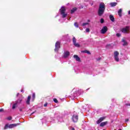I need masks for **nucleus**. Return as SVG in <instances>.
<instances>
[{"instance_id":"1","label":"nucleus","mask_w":130,"mask_h":130,"mask_svg":"<svg viewBox=\"0 0 130 130\" xmlns=\"http://www.w3.org/2000/svg\"><path fill=\"white\" fill-rule=\"evenodd\" d=\"M105 12V4L104 3L100 4V6L98 10V15L100 17H101Z\"/></svg>"},{"instance_id":"2","label":"nucleus","mask_w":130,"mask_h":130,"mask_svg":"<svg viewBox=\"0 0 130 130\" xmlns=\"http://www.w3.org/2000/svg\"><path fill=\"white\" fill-rule=\"evenodd\" d=\"M60 14L63 19L67 18L68 16V13H66V8L64 6H62L61 8L59 9Z\"/></svg>"},{"instance_id":"3","label":"nucleus","mask_w":130,"mask_h":130,"mask_svg":"<svg viewBox=\"0 0 130 130\" xmlns=\"http://www.w3.org/2000/svg\"><path fill=\"white\" fill-rule=\"evenodd\" d=\"M118 55H119V53L117 51H115L114 52V58L115 61H117V62L119 61V57H118Z\"/></svg>"},{"instance_id":"4","label":"nucleus","mask_w":130,"mask_h":130,"mask_svg":"<svg viewBox=\"0 0 130 130\" xmlns=\"http://www.w3.org/2000/svg\"><path fill=\"white\" fill-rule=\"evenodd\" d=\"M72 120L73 122H77L79 120V116L78 114H73L72 117Z\"/></svg>"},{"instance_id":"5","label":"nucleus","mask_w":130,"mask_h":130,"mask_svg":"<svg viewBox=\"0 0 130 130\" xmlns=\"http://www.w3.org/2000/svg\"><path fill=\"white\" fill-rule=\"evenodd\" d=\"M130 27L128 26H127L121 29V31L122 33L126 34L129 32Z\"/></svg>"},{"instance_id":"6","label":"nucleus","mask_w":130,"mask_h":130,"mask_svg":"<svg viewBox=\"0 0 130 130\" xmlns=\"http://www.w3.org/2000/svg\"><path fill=\"white\" fill-rule=\"evenodd\" d=\"M55 52H57V51H58V50H59V48H60V43L59 42H57L55 43Z\"/></svg>"},{"instance_id":"7","label":"nucleus","mask_w":130,"mask_h":130,"mask_svg":"<svg viewBox=\"0 0 130 130\" xmlns=\"http://www.w3.org/2000/svg\"><path fill=\"white\" fill-rule=\"evenodd\" d=\"M73 42L74 45L76 47H80V44L77 43L76 38L73 37Z\"/></svg>"},{"instance_id":"8","label":"nucleus","mask_w":130,"mask_h":130,"mask_svg":"<svg viewBox=\"0 0 130 130\" xmlns=\"http://www.w3.org/2000/svg\"><path fill=\"white\" fill-rule=\"evenodd\" d=\"M107 32V26H104L101 30L102 34H105Z\"/></svg>"},{"instance_id":"9","label":"nucleus","mask_w":130,"mask_h":130,"mask_svg":"<svg viewBox=\"0 0 130 130\" xmlns=\"http://www.w3.org/2000/svg\"><path fill=\"white\" fill-rule=\"evenodd\" d=\"M70 54V52H69V51H66L63 53V57H64V58H67V57H69Z\"/></svg>"},{"instance_id":"10","label":"nucleus","mask_w":130,"mask_h":130,"mask_svg":"<svg viewBox=\"0 0 130 130\" xmlns=\"http://www.w3.org/2000/svg\"><path fill=\"white\" fill-rule=\"evenodd\" d=\"M105 118H106V117H102L100 118L99 119L96 121L97 124H99L100 123L102 122V121H103Z\"/></svg>"},{"instance_id":"11","label":"nucleus","mask_w":130,"mask_h":130,"mask_svg":"<svg viewBox=\"0 0 130 130\" xmlns=\"http://www.w3.org/2000/svg\"><path fill=\"white\" fill-rule=\"evenodd\" d=\"M74 58H75L77 61H81V59L80 58L78 55H74Z\"/></svg>"},{"instance_id":"12","label":"nucleus","mask_w":130,"mask_h":130,"mask_svg":"<svg viewBox=\"0 0 130 130\" xmlns=\"http://www.w3.org/2000/svg\"><path fill=\"white\" fill-rule=\"evenodd\" d=\"M19 124H11L9 125V128H13L15 126H17Z\"/></svg>"},{"instance_id":"13","label":"nucleus","mask_w":130,"mask_h":130,"mask_svg":"<svg viewBox=\"0 0 130 130\" xmlns=\"http://www.w3.org/2000/svg\"><path fill=\"white\" fill-rule=\"evenodd\" d=\"M107 123H108V122L107 121H105V122H103L102 123H101L100 124V126H105V125H106V124H107Z\"/></svg>"},{"instance_id":"14","label":"nucleus","mask_w":130,"mask_h":130,"mask_svg":"<svg viewBox=\"0 0 130 130\" xmlns=\"http://www.w3.org/2000/svg\"><path fill=\"white\" fill-rule=\"evenodd\" d=\"M109 18H110V20H111V21H112V22H114L115 21V20L114 19V17L113 16V15H110Z\"/></svg>"},{"instance_id":"15","label":"nucleus","mask_w":130,"mask_h":130,"mask_svg":"<svg viewBox=\"0 0 130 130\" xmlns=\"http://www.w3.org/2000/svg\"><path fill=\"white\" fill-rule=\"evenodd\" d=\"M77 93H78V91H76L74 93L73 95H72V99H74V98H76V97H77V96H78V94Z\"/></svg>"},{"instance_id":"16","label":"nucleus","mask_w":130,"mask_h":130,"mask_svg":"<svg viewBox=\"0 0 130 130\" xmlns=\"http://www.w3.org/2000/svg\"><path fill=\"white\" fill-rule=\"evenodd\" d=\"M31 99V96L28 95L27 97V100L26 101V104L29 105L30 104V100Z\"/></svg>"},{"instance_id":"17","label":"nucleus","mask_w":130,"mask_h":130,"mask_svg":"<svg viewBox=\"0 0 130 130\" xmlns=\"http://www.w3.org/2000/svg\"><path fill=\"white\" fill-rule=\"evenodd\" d=\"M122 10L121 9H120L118 10V15H119L120 17H121V16H122Z\"/></svg>"},{"instance_id":"18","label":"nucleus","mask_w":130,"mask_h":130,"mask_svg":"<svg viewBox=\"0 0 130 130\" xmlns=\"http://www.w3.org/2000/svg\"><path fill=\"white\" fill-rule=\"evenodd\" d=\"M77 8H74L71 10V14H74L76 11H77Z\"/></svg>"},{"instance_id":"19","label":"nucleus","mask_w":130,"mask_h":130,"mask_svg":"<svg viewBox=\"0 0 130 130\" xmlns=\"http://www.w3.org/2000/svg\"><path fill=\"white\" fill-rule=\"evenodd\" d=\"M111 7H115L116 6V5H117V3L114 2V3H111L110 4Z\"/></svg>"},{"instance_id":"20","label":"nucleus","mask_w":130,"mask_h":130,"mask_svg":"<svg viewBox=\"0 0 130 130\" xmlns=\"http://www.w3.org/2000/svg\"><path fill=\"white\" fill-rule=\"evenodd\" d=\"M122 42L123 43V46H125V45H127V42H126V41H125V40L123 39Z\"/></svg>"},{"instance_id":"21","label":"nucleus","mask_w":130,"mask_h":130,"mask_svg":"<svg viewBox=\"0 0 130 130\" xmlns=\"http://www.w3.org/2000/svg\"><path fill=\"white\" fill-rule=\"evenodd\" d=\"M17 105H18L17 103H16V102H15V103H14V104L13 105V106H12V109H15V108H16L17 107Z\"/></svg>"},{"instance_id":"22","label":"nucleus","mask_w":130,"mask_h":130,"mask_svg":"<svg viewBox=\"0 0 130 130\" xmlns=\"http://www.w3.org/2000/svg\"><path fill=\"white\" fill-rule=\"evenodd\" d=\"M15 102L17 103V104H19V103H21V102H22V99H19Z\"/></svg>"},{"instance_id":"23","label":"nucleus","mask_w":130,"mask_h":130,"mask_svg":"<svg viewBox=\"0 0 130 130\" xmlns=\"http://www.w3.org/2000/svg\"><path fill=\"white\" fill-rule=\"evenodd\" d=\"M86 25H89V23L88 22L83 23H82V27H85Z\"/></svg>"},{"instance_id":"24","label":"nucleus","mask_w":130,"mask_h":130,"mask_svg":"<svg viewBox=\"0 0 130 130\" xmlns=\"http://www.w3.org/2000/svg\"><path fill=\"white\" fill-rule=\"evenodd\" d=\"M83 52H85V53H87V54H91V52L88 50H85L83 51Z\"/></svg>"},{"instance_id":"25","label":"nucleus","mask_w":130,"mask_h":130,"mask_svg":"<svg viewBox=\"0 0 130 130\" xmlns=\"http://www.w3.org/2000/svg\"><path fill=\"white\" fill-rule=\"evenodd\" d=\"M74 26L76 27V28H79V25L78 24V23L75 22L74 23Z\"/></svg>"},{"instance_id":"26","label":"nucleus","mask_w":130,"mask_h":130,"mask_svg":"<svg viewBox=\"0 0 130 130\" xmlns=\"http://www.w3.org/2000/svg\"><path fill=\"white\" fill-rule=\"evenodd\" d=\"M9 127V125L8 124H6L4 127V129H7V128Z\"/></svg>"},{"instance_id":"27","label":"nucleus","mask_w":130,"mask_h":130,"mask_svg":"<svg viewBox=\"0 0 130 130\" xmlns=\"http://www.w3.org/2000/svg\"><path fill=\"white\" fill-rule=\"evenodd\" d=\"M100 22H101V24H103V23H104V19L101 18Z\"/></svg>"},{"instance_id":"28","label":"nucleus","mask_w":130,"mask_h":130,"mask_svg":"<svg viewBox=\"0 0 130 130\" xmlns=\"http://www.w3.org/2000/svg\"><path fill=\"white\" fill-rule=\"evenodd\" d=\"M53 101L55 102V103H58V101H57L56 99H54Z\"/></svg>"},{"instance_id":"29","label":"nucleus","mask_w":130,"mask_h":130,"mask_svg":"<svg viewBox=\"0 0 130 130\" xmlns=\"http://www.w3.org/2000/svg\"><path fill=\"white\" fill-rule=\"evenodd\" d=\"M12 118L11 116L8 117L7 118V119L8 120H12Z\"/></svg>"},{"instance_id":"30","label":"nucleus","mask_w":130,"mask_h":130,"mask_svg":"<svg viewBox=\"0 0 130 130\" xmlns=\"http://www.w3.org/2000/svg\"><path fill=\"white\" fill-rule=\"evenodd\" d=\"M32 98L33 101L35 99V93H32Z\"/></svg>"},{"instance_id":"31","label":"nucleus","mask_w":130,"mask_h":130,"mask_svg":"<svg viewBox=\"0 0 130 130\" xmlns=\"http://www.w3.org/2000/svg\"><path fill=\"white\" fill-rule=\"evenodd\" d=\"M121 36V35L119 33H118V34H116V36L117 37H120Z\"/></svg>"},{"instance_id":"32","label":"nucleus","mask_w":130,"mask_h":130,"mask_svg":"<svg viewBox=\"0 0 130 130\" xmlns=\"http://www.w3.org/2000/svg\"><path fill=\"white\" fill-rule=\"evenodd\" d=\"M86 32H87V33H89V32H90V29L86 28Z\"/></svg>"},{"instance_id":"33","label":"nucleus","mask_w":130,"mask_h":130,"mask_svg":"<svg viewBox=\"0 0 130 130\" xmlns=\"http://www.w3.org/2000/svg\"><path fill=\"white\" fill-rule=\"evenodd\" d=\"M57 115H58V113L55 114V117H57V119H58V117H57Z\"/></svg>"},{"instance_id":"34","label":"nucleus","mask_w":130,"mask_h":130,"mask_svg":"<svg viewBox=\"0 0 130 130\" xmlns=\"http://www.w3.org/2000/svg\"><path fill=\"white\" fill-rule=\"evenodd\" d=\"M69 129H71V130H75V128L72 127H70Z\"/></svg>"},{"instance_id":"35","label":"nucleus","mask_w":130,"mask_h":130,"mask_svg":"<svg viewBox=\"0 0 130 130\" xmlns=\"http://www.w3.org/2000/svg\"><path fill=\"white\" fill-rule=\"evenodd\" d=\"M59 22H60V23H63V21L61 19H59Z\"/></svg>"},{"instance_id":"36","label":"nucleus","mask_w":130,"mask_h":130,"mask_svg":"<svg viewBox=\"0 0 130 130\" xmlns=\"http://www.w3.org/2000/svg\"><path fill=\"white\" fill-rule=\"evenodd\" d=\"M47 103H45L44 105V107H46V106H47Z\"/></svg>"},{"instance_id":"37","label":"nucleus","mask_w":130,"mask_h":130,"mask_svg":"<svg viewBox=\"0 0 130 130\" xmlns=\"http://www.w3.org/2000/svg\"><path fill=\"white\" fill-rule=\"evenodd\" d=\"M19 111L22 112L23 111V109L21 108H19Z\"/></svg>"},{"instance_id":"38","label":"nucleus","mask_w":130,"mask_h":130,"mask_svg":"<svg viewBox=\"0 0 130 130\" xmlns=\"http://www.w3.org/2000/svg\"><path fill=\"white\" fill-rule=\"evenodd\" d=\"M4 109H0V112H3Z\"/></svg>"},{"instance_id":"39","label":"nucleus","mask_w":130,"mask_h":130,"mask_svg":"<svg viewBox=\"0 0 130 130\" xmlns=\"http://www.w3.org/2000/svg\"><path fill=\"white\" fill-rule=\"evenodd\" d=\"M128 119H126L125 120V122H127L128 121Z\"/></svg>"},{"instance_id":"40","label":"nucleus","mask_w":130,"mask_h":130,"mask_svg":"<svg viewBox=\"0 0 130 130\" xmlns=\"http://www.w3.org/2000/svg\"><path fill=\"white\" fill-rule=\"evenodd\" d=\"M126 106H130V104H126Z\"/></svg>"},{"instance_id":"41","label":"nucleus","mask_w":130,"mask_h":130,"mask_svg":"<svg viewBox=\"0 0 130 130\" xmlns=\"http://www.w3.org/2000/svg\"><path fill=\"white\" fill-rule=\"evenodd\" d=\"M19 95H20V93H18L16 95V97H18V96H19Z\"/></svg>"},{"instance_id":"42","label":"nucleus","mask_w":130,"mask_h":130,"mask_svg":"<svg viewBox=\"0 0 130 130\" xmlns=\"http://www.w3.org/2000/svg\"><path fill=\"white\" fill-rule=\"evenodd\" d=\"M34 113H35V112H34L31 113V114H30V115H32V114H34Z\"/></svg>"},{"instance_id":"43","label":"nucleus","mask_w":130,"mask_h":130,"mask_svg":"<svg viewBox=\"0 0 130 130\" xmlns=\"http://www.w3.org/2000/svg\"><path fill=\"white\" fill-rule=\"evenodd\" d=\"M128 15H130V10L128 12Z\"/></svg>"},{"instance_id":"44","label":"nucleus","mask_w":130,"mask_h":130,"mask_svg":"<svg viewBox=\"0 0 130 130\" xmlns=\"http://www.w3.org/2000/svg\"><path fill=\"white\" fill-rule=\"evenodd\" d=\"M21 108H22V109H25V107H22Z\"/></svg>"},{"instance_id":"45","label":"nucleus","mask_w":130,"mask_h":130,"mask_svg":"<svg viewBox=\"0 0 130 130\" xmlns=\"http://www.w3.org/2000/svg\"><path fill=\"white\" fill-rule=\"evenodd\" d=\"M21 92H24V90L21 89Z\"/></svg>"},{"instance_id":"46","label":"nucleus","mask_w":130,"mask_h":130,"mask_svg":"<svg viewBox=\"0 0 130 130\" xmlns=\"http://www.w3.org/2000/svg\"><path fill=\"white\" fill-rule=\"evenodd\" d=\"M87 22H88V23H89L90 20L88 19V20H87Z\"/></svg>"},{"instance_id":"47","label":"nucleus","mask_w":130,"mask_h":130,"mask_svg":"<svg viewBox=\"0 0 130 130\" xmlns=\"http://www.w3.org/2000/svg\"><path fill=\"white\" fill-rule=\"evenodd\" d=\"M93 3H92L91 4V6H93Z\"/></svg>"},{"instance_id":"48","label":"nucleus","mask_w":130,"mask_h":130,"mask_svg":"<svg viewBox=\"0 0 130 130\" xmlns=\"http://www.w3.org/2000/svg\"><path fill=\"white\" fill-rule=\"evenodd\" d=\"M97 60H100V58L97 59Z\"/></svg>"}]
</instances>
